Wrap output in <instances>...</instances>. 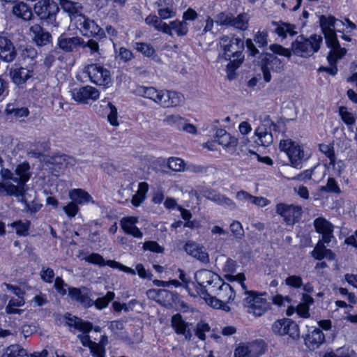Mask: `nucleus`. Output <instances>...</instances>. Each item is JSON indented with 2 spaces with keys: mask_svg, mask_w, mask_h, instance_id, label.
<instances>
[{
  "mask_svg": "<svg viewBox=\"0 0 357 357\" xmlns=\"http://www.w3.org/2000/svg\"><path fill=\"white\" fill-rule=\"evenodd\" d=\"M70 92L72 98L75 102L82 104H87L90 100L96 101L100 96L99 91L89 85L74 88Z\"/></svg>",
  "mask_w": 357,
  "mask_h": 357,
  "instance_id": "nucleus-17",
  "label": "nucleus"
},
{
  "mask_svg": "<svg viewBox=\"0 0 357 357\" xmlns=\"http://www.w3.org/2000/svg\"><path fill=\"white\" fill-rule=\"evenodd\" d=\"M322 40L323 38L320 35L312 34L308 38L303 35H300L292 42L291 50L296 56L310 57L319 51Z\"/></svg>",
  "mask_w": 357,
  "mask_h": 357,
  "instance_id": "nucleus-5",
  "label": "nucleus"
},
{
  "mask_svg": "<svg viewBox=\"0 0 357 357\" xmlns=\"http://www.w3.org/2000/svg\"><path fill=\"white\" fill-rule=\"evenodd\" d=\"M70 199L77 204L93 202L92 197L82 189H73L69 192Z\"/></svg>",
  "mask_w": 357,
  "mask_h": 357,
  "instance_id": "nucleus-35",
  "label": "nucleus"
},
{
  "mask_svg": "<svg viewBox=\"0 0 357 357\" xmlns=\"http://www.w3.org/2000/svg\"><path fill=\"white\" fill-rule=\"evenodd\" d=\"M12 13L15 16L25 21L31 20L33 17L31 8L24 2L15 3L13 6Z\"/></svg>",
  "mask_w": 357,
  "mask_h": 357,
  "instance_id": "nucleus-33",
  "label": "nucleus"
},
{
  "mask_svg": "<svg viewBox=\"0 0 357 357\" xmlns=\"http://www.w3.org/2000/svg\"><path fill=\"white\" fill-rule=\"evenodd\" d=\"M17 56V50L6 32L0 33V59L6 63L13 62Z\"/></svg>",
  "mask_w": 357,
  "mask_h": 357,
  "instance_id": "nucleus-18",
  "label": "nucleus"
},
{
  "mask_svg": "<svg viewBox=\"0 0 357 357\" xmlns=\"http://www.w3.org/2000/svg\"><path fill=\"white\" fill-rule=\"evenodd\" d=\"M148 191L149 184L146 182H140L137 192L132 197V204L135 207L139 206L146 199Z\"/></svg>",
  "mask_w": 357,
  "mask_h": 357,
  "instance_id": "nucleus-37",
  "label": "nucleus"
},
{
  "mask_svg": "<svg viewBox=\"0 0 357 357\" xmlns=\"http://www.w3.org/2000/svg\"><path fill=\"white\" fill-rule=\"evenodd\" d=\"M2 357H29L26 349L20 344H12L8 347Z\"/></svg>",
  "mask_w": 357,
  "mask_h": 357,
  "instance_id": "nucleus-41",
  "label": "nucleus"
},
{
  "mask_svg": "<svg viewBox=\"0 0 357 357\" xmlns=\"http://www.w3.org/2000/svg\"><path fill=\"white\" fill-rule=\"evenodd\" d=\"M325 342V335L321 329L310 327L304 337V343L310 350L318 349Z\"/></svg>",
  "mask_w": 357,
  "mask_h": 357,
  "instance_id": "nucleus-23",
  "label": "nucleus"
},
{
  "mask_svg": "<svg viewBox=\"0 0 357 357\" xmlns=\"http://www.w3.org/2000/svg\"><path fill=\"white\" fill-rule=\"evenodd\" d=\"M169 26L171 33L172 30L175 31L178 36H184L188 33V23L185 21H179L178 20L172 21Z\"/></svg>",
  "mask_w": 357,
  "mask_h": 357,
  "instance_id": "nucleus-44",
  "label": "nucleus"
},
{
  "mask_svg": "<svg viewBox=\"0 0 357 357\" xmlns=\"http://www.w3.org/2000/svg\"><path fill=\"white\" fill-rule=\"evenodd\" d=\"M185 119L178 114L169 115L164 119V122L170 126L174 127L178 130H181Z\"/></svg>",
  "mask_w": 357,
  "mask_h": 357,
  "instance_id": "nucleus-49",
  "label": "nucleus"
},
{
  "mask_svg": "<svg viewBox=\"0 0 357 357\" xmlns=\"http://www.w3.org/2000/svg\"><path fill=\"white\" fill-rule=\"evenodd\" d=\"M59 5L63 12L68 13L70 16L79 15L82 8V5L78 2H74L70 0H60Z\"/></svg>",
  "mask_w": 357,
  "mask_h": 357,
  "instance_id": "nucleus-39",
  "label": "nucleus"
},
{
  "mask_svg": "<svg viewBox=\"0 0 357 357\" xmlns=\"http://www.w3.org/2000/svg\"><path fill=\"white\" fill-rule=\"evenodd\" d=\"M84 72L89 75L91 82L96 85L109 88L112 84L110 71L99 63L86 66Z\"/></svg>",
  "mask_w": 357,
  "mask_h": 357,
  "instance_id": "nucleus-10",
  "label": "nucleus"
},
{
  "mask_svg": "<svg viewBox=\"0 0 357 357\" xmlns=\"http://www.w3.org/2000/svg\"><path fill=\"white\" fill-rule=\"evenodd\" d=\"M259 59V63L263 73V78L266 82H269L271 80V70L280 73L284 68L283 61L278 58L273 54H261Z\"/></svg>",
  "mask_w": 357,
  "mask_h": 357,
  "instance_id": "nucleus-12",
  "label": "nucleus"
},
{
  "mask_svg": "<svg viewBox=\"0 0 357 357\" xmlns=\"http://www.w3.org/2000/svg\"><path fill=\"white\" fill-rule=\"evenodd\" d=\"M210 331V326L207 323L199 322L196 326L195 335L202 340L206 339V332Z\"/></svg>",
  "mask_w": 357,
  "mask_h": 357,
  "instance_id": "nucleus-62",
  "label": "nucleus"
},
{
  "mask_svg": "<svg viewBox=\"0 0 357 357\" xmlns=\"http://www.w3.org/2000/svg\"><path fill=\"white\" fill-rule=\"evenodd\" d=\"M177 299L176 293L169 291L167 289H161L159 303L168 307H172V304Z\"/></svg>",
  "mask_w": 357,
  "mask_h": 357,
  "instance_id": "nucleus-43",
  "label": "nucleus"
},
{
  "mask_svg": "<svg viewBox=\"0 0 357 357\" xmlns=\"http://www.w3.org/2000/svg\"><path fill=\"white\" fill-rule=\"evenodd\" d=\"M215 22L219 26H232L234 29L245 31L248 28L250 17L248 13H242L236 17L233 14L220 12L215 15Z\"/></svg>",
  "mask_w": 357,
  "mask_h": 357,
  "instance_id": "nucleus-9",
  "label": "nucleus"
},
{
  "mask_svg": "<svg viewBox=\"0 0 357 357\" xmlns=\"http://www.w3.org/2000/svg\"><path fill=\"white\" fill-rule=\"evenodd\" d=\"M229 229L236 240H241L244 236V230L240 222L237 220L233 221L229 226Z\"/></svg>",
  "mask_w": 357,
  "mask_h": 357,
  "instance_id": "nucleus-55",
  "label": "nucleus"
},
{
  "mask_svg": "<svg viewBox=\"0 0 357 357\" xmlns=\"http://www.w3.org/2000/svg\"><path fill=\"white\" fill-rule=\"evenodd\" d=\"M137 222V218L135 217L123 218L121 220V225L125 233H127L135 226Z\"/></svg>",
  "mask_w": 357,
  "mask_h": 357,
  "instance_id": "nucleus-63",
  "label": "nucleus"
},
{
  "mask_svg": "<svg viewBox=\"0 0 357 357\" xmlns=\"http://www.w3.org/2000/svg\"><path fill=\"white\" fill-rule=\"evenodd\" d=\"M284 283L289 287L299 289L303 286V280L301 276L294 275L288 276L285 279Z\"/></svg>",
  "mask_w": 357,
  "mask_h": 357,
  "instance_id": "nucleus-59",
  "label": "nucleus"
},
{
  "mask_svg": "<svg viewBox=\"0 0 357 357\" xmlns=\"http://www.w3.org/2000/svg\"><path fill=\"white\" fill-rule=\"evenodd\" d=\"M204 197L218 205L229 207L230 209H235L236 207L235 203L231 199L213 190H206Z\"/></svg>",
  "mask_w": 357,
  "mask_h": 357,
  "instance_id": "nucleus-31",
  "label": "nucleus"
},
{
  "mask_svg": "<svg viewBox=\"0 0 357 357\" xmlns=\"http://www.w3.org/2000/svg\"><path fill=\"white\" fill-rule=\"evenodd\" d=\"M64 319L66 324L70 327H74L83 333H88L92 329V324L89 321H85L82 319L73 316L71 314L67 312L64 314Z\"/></svg>",
  "mask_w": 357,
  "mask_h": 357,
  "instance_id": "nucleus-30",
  "label": "nucleus"
},
{
  "mask_svg": "<svg viewBox=\"0 0 357 357\" xmlns=\"http://www.w3.org/2000/svg\"><path fill=\"white\" fill-rule=\"evenodd\" d=\"M8 226L15 229V232L17 236H26L29 235L31 222L29 220H26L25 222L17 220L10 223Z\"/></svg>",
  "mask_w": 357,
  "mask_h": 357,
  "instance_id": "nucleus-42",
  "label": "nucleus"
},
{
  "mask_svg": "<svg viewBox=\"0 0 357 357\" xmlns=\"http://www.w3.org/2000/svg\"><path fill=\"white\" fill-rule=\"evenodd\" d=\"M272 332L278 336L288 335L290 339L296 341L300 338L299 326L296 321L289 318L276 320L271 326Z\"/></svg>",
  "mask_w": 357,
  "mask_h": 357,
  "instance_id": "nucleus-11",
  "label": "nucleus"
},
{
  "mask_svg": "<svg viewBox=\"0 0 357 357\" xmlns=\"http://www.w3.org/2000/svg\"><path fill=\"white\" fill-rule=\"evenodd\" d=\"M134 48L144 56L150 57L155 53L153 47L149 43L137 42L134 44Z\"/></svg>",
  "mask_w": 357,
  "mask_h": 357,
  "instance_id": "nucleus-50",
  "label": "nucleus"
},
{
  "mask_svg": "<svg viewBox=\"0 0 357 357\" xmlns=\"http://www.w3.org/2000/svg\"><path fill=\"white\" fill-rule=\"evenodd\" d=\"M80 47L82 48H89L91 55H101L99 44L93 39H89L88 41L83 40V44H80Z\"/></svg>",
  "mask_w": 357,
  "mask_h": 357,
  "instance_id": "nucleus-54",
  "label": "nucleus"
},
{
  "mask_svg": "<svg viewBox=\"0 0 357 357\" xmlns=\"http://www.w3.org/2000/svg\"><path fill=\"white\" fill-rule=\"evenodd\" d=\"M135 93L145 98L152 100L162 107H177L184 103L185 98L181 93L174 91H158L154 87L139 86Z\"/></svg>",
  "mask_w": 357,
  "mask_h": 357,
  "instance_id": "nucleus-3",
  "label": "nucleus"
},
{
  "mask_svg": "<svg viewBox=\"0 0 357 357\" xmlns=\"http://www.w3.org/2000/svg\"><path fill=\"white\" fill-rule=\"evenodd\" d=\"M59 4L54 0H40L33 6V12L38 18L47 24L57 26L56 15L59 11Z\"/></svg>",
  "mask_w": 357,
  "mask_h": 357,
  "instance_id": "nucleus-7",
  "label": "nucleus"
},
{
  "mask_svg": "<svg viewBox=\"0 0 357 357\" xmlns=\"http://www.w3.org/2000/svg\"><path fill=\"white\" fill-rule=\"evenodd\" d=\"M210 292L220 297L224 302L228 303L235 298L234 289L230 284L225 282L220 278V282L215 284V287H210Z\"/></svg>",
  "mask_w": 357,
  "mask_h": 357,
  "instance_id": "nucleus-26",
  "label": "nucleus"
},
{
  "mask_svg": "<svg viewBox=\"0 0 357 357\" xmlns=\"http://www.w3.org/2000/svg\"><path fill=\"white\" fill-rule=\"evenodd\" d=\"M9 75L11 81L15 84L20 86L33 77V68L32 66L27 68L15 66L10 69Z\"/></svg>",
  "mask_w": 357,
  "mask_h": 357,
  "instance_id": "nucleus-22",
  "label": "nucleus"
},
{
  "mask_svg": "<svg viewBox=\"0 0 357 357\" xmlns=\"http://www.w3.org/2000/svg\"><path fill=\"white\" fill-rule=\"evenodd\" d=\"M114 297L115 294L113 291H108L105 296L93 301V305L98 310H102L108 306Z\"/></svg>",
  "mask_w": 357,
  "mask_h": 357,
  "instance_id": "nucleus-48",
  "label": "nucleus"
},
{
  "mask_svg": "<svg viewBox=\"0 0 357 357\" xmlns=\"http://www.w3.org/2000/svg\"><path fill=\"white\" fill-rule=\"evenodd\" d=\"M195 278L198 284L196 287L197 291L200 296L204 291H210V287H215V284L220 282V276L207 269L197 271Z\"/></svg>",
  "mask_w": 357,
  "mask_h": 357,
  "instance_id": "nucleus-14",
  "label": "nucleus"
},
{
  "mask_svg": "<svg viewBox=\"0 0 357 357\" xmlns=\"http://www.w3.org/2000/svg\"><path fill=\"white\" fill-rule=\"evenodd\" d=\"M218 61L222 59L229 61L227 65V77L229 79L234 78V72L240 67L244 61L243 41L234 34L223 35L219 39Z\"/></svg>",
  "mask_w": 357,
  "mask_h": 357,
  "instance_id": "nucleus-2",
  "label": "nucleus"
},
{
  "mask_svg": "<svg viewBox=\"0 0 357 357\" xmlns=\"http://www.w3.org/2000/svg\"><path fill=\"white\" fill-rule=\"evenodd\" d=\"M21 197L20 202L24 204V208L23 211L29 213H36L39 211L42 207V204L36 202V201H33L31 203L28 202L24 198V195Z\"/></svg>",
  "mask_w": 357,
  "mask_h": 357,
  "instance_id": "nucleus-53",
  "label": "nucleus"
},
{
  "mask_svg": "<svg viewBox=\"0 0 357 357\" xmlns=\"http://www.w3.org/2000/svg\"><path fill=\"white\" fill-rule=\"evenodd\" d=\"M158 16L162 20H167L174 17L176 15V11L173 7V3L172 2L169 5L162 9L158 10Z\"/></svg>",
  "mask_w": 357,
  "mask_h": 357,
  "instance_id": "nucleus-57",
  "label": "nucleus"
},
{
  "mask_svg": "<svg viewBox=\"0 0 357 357\" xmlns=\"http://www.w3.org/2000/svg\"><path fill=\"white\" fill-rule=\"evenodd\" d=\"M40 275L44 282L52 283L54 278V272L52 268L43 266L40 271Z\"/></svg>",
  "mask_w": 357,
  "mask_h": 357,
  "instance_id": "nucleus-64",
  "label": "nucleus"
},
{
  "mask_svg": "<svg viewBox=\"0 0 357 357\" xmlns=\"http://www.w3.org/2000/svg\"><path fill=\"white\" fill-rule=\"evenodd\" d=\"M216 141L228 151H234L238 144V139L224 129H218L215 133Z\"/></svg>",
  "mask_w": 357,
  "mask_h": 357,
  "instance_id": "nucleus-28",
  "label": "nucleus"
},
{
  "mask_svg": "<svg viewBox=\"0 0 357 357\" xmlns=\"http://www.w3.org/2000/svg\"><path fill=\"white\" fill-rule=\"evenodd\" d=\"M200 296L204 298L208 305L214 308L222 309L224 310H229V307L227 305L225 302H224L220 297L210 291H204Z\"/></svg>",
  "mask_w": 357,
  "mask_h": 357,
  "instance_id": "nucleus-36",
  "label": "nucleus"
},
{
  "mask_svg": "<svg viewBox=\"0 0 357 357\" xmlns=\"http://www.w3.org/2000/svg\"><path fill=\"white\" fill-rule=\"evenodd\" d=\"M84 259L86 262L98 265L99 266H108V262L111 261H105L104 258L98 253H92L89 256L85 257Z\"/></svg>",
  "mask_w": 357,
  "mask_h": 357,
  "instance_id": "nucleus-52",
  "label": "nucleus"
},
{
  "mask_svg": "<svg viewBox=\"0 0 357 357\" xmlns=\"http://www.w3.org/2000/svg\"><path fill=\"white\" fill-rule=\"evenodd\" d=\"M75 25L84 36L96 37L98 39L105 38V31L93 20L84 15L75 16Z\"/></svg>",
  "mask_w": 357,
  "mask_h": 357,
  "instance_id": "nucleus-13",
  "label": "nucleus"
},
{
  "mask_svg": "<svg viewBox=\"0 0 357 357\" xmlns=\"http://www.w3.org/2000/svg\"><path fill=\"white\" fill-rule=\"evenodd\" d=\"M339 113L343 122L347 126L354 125L356 121V118L354 114L349 112L347 107H340L339 109Z\"/></svg>",
  "mask_w": 357,
  "mask_h": 357,
  "instance_id": "nucleus-56",
  "label": "nucleus"
},
{
  "mask_svg": "<svg viewBox=\"0 0 357 357\" xmlns=\"http://www.w3.org/2000/svg\"><path fill=\"white\" fill-rule=\"evenodd\" d=\"M254 41L259 47H264L268 45V32L266 31H257L254 37Z\"/></svg>",
  "mask_w": 357,
  "mask_h": 357,
  "instance_id": "nucleus-61",
  "label": "nucleus"
},
{
  "mask_svg": "<svg viewBox=\"0 0 357 357\" xmlns=\"http://www.w3.org/2000/svg\"><path fill=\"white\" fill-rule=\"evenodd\" d=\"M19 56L24 61H33L38 55L36 48L31 45H21L18 47Z\"/></svg>",
  "mask_w": 357,
  "mask_h": 357,
  "instance_id": "nucleus-40",
  "label": "nucleus"
},
{
  "mask_svg": "<svg viewBox=\"0 0 357 357\" xmlns=\"http://www.w3.org/2000/svg\"><path fill=\"white\" fill-rule=\"evenodd\" d=\"M54 288L56 291L61 296L66 295L67 293L68 294V287H70L64 282L63 280L61 277H56L54 280Z\"/></svg>",
  "mask_w": 357,
  "mask_h": 357,
  "instance_id": "nucleus-60",
  "label": "nucleus"
},
{
  "mask_svg": "<svg viewBox=\"0 0 357 357\" xmlns=\"http://www.w3.org/2000/svg\"><path fill=\"white\" fill-rule=\"evenodd\" d=\"M321 191L334 194H340L341 192V190L337 181L332 177L328 178L325 186H321Z\"/></svg>",
  "mask_w": 357,
  "mask_h": 357,
  "instance_id": "nucleus-51",
  "label": "nucleus"
},
{
  "mask_svg": "<svg viewBox=\"0 0 357 357\" xmlns=\"http://www.w3.org/2000/svg\"><path fill=\"white\" fill-rule=\"evenodd\" d=\"M272 24L275 26V33L282 38H285L288 35L293 36L298 33L296 26L294 24L282 21L272 22Z\"/></svg>",
  "mask_w": 357,
  "mask_h": 357,
  "instance_id": "nucleus-32",
  "label": "nucleus"
},
{
  "mask_svg": "<svg viewBox=\"0 0 357 357\" xmlns=\"http://www.w3.org/2000/svg\"><path fill=\"white\" fill-rule=\"evenodd\" d=\"M335 22L336 19L333 16L321 15L319 17L320 26L327 45H338V40L335 31Z\"/></svg>",
  "mask_w": 357,
  "mask_h": 357,
  "instance_id": "nucleus-19",
  "label": "nucleus"
},
{
  "mask_svg": "<svg viewBox=\"0 0 357 357\" xmlns=\"http://www.w3.org/2000/svg\"><path fill=\"white\" fill-rule=\"evenodd\" d=\"M5 111L12 120L26 117L29 114V111L26 107H17L13 103L8 104Z\"/></svg>",
  "mask_w": 357,
  "mask_h": 357,
  "instance_id": "nucleus-38",
  "label": "nucleus"
},
{
  "mask_svg": "<svg viewBox=\"0 0 357 357\" xmlns=\"http://www.w3.org/2000/svg\"><path fill=\"white\" fill-rule=\"evenodd\" d=\"M46 163L51 165L49 169L52 174L59 176L65 169L75 165L77 161L74 157L68 155L54 154L50 157Z\"/></svg>",
  "mask_w": 357,
  "mask_h": 357,
  "instance_id": "nucleus-16",
  "label": "nucleus"
},
{
  "mask_svg": "<svg viewBox=\"0 0 357 357\" xmlns=\"http://www.w3.org/2000/svg\"><path fill=\"white\" fill-rule=\"evenodd\" d=\"M276 213L283 218L287 225L298 222L303 214L302 207L299 205L279 203L275 206Z\"/></svg>",
  "mask_w": 357,
  "mask_h": 357,
  "instance_id": "nucleus-15",
  "label": "nucleus"
},
{
  "mask_svg": "<svg viewBox=\"0 0 357 357\" xmlns=\"http://www.w3.org/2000/svg\"><path fill=\"white\" fill-rule=\"evenodd\" d=\"M314 227L317 233L321 235V238L327 245L335 238L333 225L326 218L319 217L314 220Z\"/></svg>",
  "mask_w": 357,
  "mask_h": 357,
  "instance_id": "nucleus-21",
  "label": "nucleus"
},
{
  "mask_svg": "<svg viewBox=\"0 0 357 357\" xmlns=\"http://www.w3.org/2000/svg\"><path fill=\"white\" fill-rule=\"evenodd\" d=\"M280 149L288 156L290 166L301 169L304 162L307 161L310 155L305 151L303 146L290 139L280 140Z\"/></svg>",
  "mask_w": 357,
  "mask_h": 357,
  "instance_id": "nucleus-6",
  "label": "nucleus"
},
{
  "mask_svg": "<svg viewBox=\"0 0 357 357\" xmlns=\"http://www.w3.org/2000/svg\"><path fill=\"white\" fill-rule=\"evenodd\" d=\"M83 44V38L79 36H70L68 33H62L57 39V45L64 52H73L77 47Z\"/></svg>",
  "mask_w": 357,
  "mask_h": 357,
  "instance_id": "nucleus-25",
  "label": "nucleus"
},
{
  "mask_svg": "<svg viewBox=\"0 0 357 357\" xmlns=\"http://www.w3.org/2000/svg\"><path fill=\"white\" fill-rule=\"evenodd\" d=\"M184 249L188 255L202 263L206 264L209 261L208 253L204 250V248L199 246V244L192 241H188L184 246Z\"/></svg>",
  "mask_w": 357,
  "mask_h": 357,
  "instance_id": "nucleus-29",
  "label": "nucleus"
},
{
  "mask_svg": "<svg viewBox=\"0 0 357 357\" xmlns=\"http://www.w3.org/2000/svg\"><path fill=\"white\" fill-rule=\"evenodd\" d=\"M242 289L245 291V298L243 300V304L247 308V312L253 314L255 317L263 315L268 310L270 309V303L267 301L264 296L267 295L266 292L258 293L255 291L247 290V287L244 283L245 277L244 274L240 273L236 275Z\"/></svg>",
  "mask_w": 357,
  "mask_h": 357,
  "instance_id": "nucleus-4",
  "label": "nucleus"
},
{
  "mask_svg": "<svg viewBox=\"0 0 357 357\" xmlns=\"http://www.w3.org/2000/svg\"><path fill=\"white\" fill-rule=\"evenodd\" d=\"M249 352L252 357H258L262 355L265 351L264 342L261 340H257L248 343Z\"/></svg>",
  "mask_w": 357,
  "mask_h": 357,
  "instance_id": "nucleus-46",
  "label": "nucleus"
},
{
  "mask_svg": "<svg viewBox=\"0 0 357 357\" xmlns=\"http://www.w3.org/2000/svg\"><path fill=\"white\" fill-rule=\"evenodd\" d=\"M145 22L148 25H151L156 31H162L169 36H172L170 33V29L168 24L163 22L159 16L155 15H149L145 19Z\"/></svg>",
  "mask_w": 357,
  "mask_h": 357,
  "instance_id": "nucleus-34",
  "label": "nucleus"
},
{
  "mask_svg": "<svg viewBox=\"0 0 357 357\" xmlns=\"http://www.w3.org/2000/svg\"><path fill=\"white\" fill-rule=\"evenodd\" d=\"M319 151L323 153L327 158H328L330 162L329 165L335 168L336 158L334 152L333 145L330 144H319Z\"/></svg>",
  "mask_w": 357,
  "mask_h": 357,
  "instance_id": "nucleus-45",
  "label": "nucleus"
},
{
  "mask_svg": "<svg viewBox=\"0 0 357 357\" xmlns=\"http://www.w3.org/2000/svg\"><path fill=\"white\" fill-rule=\"evenodd\" d=\"M328 47H331L333 50V53H330L328 56V60L330 63H332V62L335 63L337 59L342 58L347 53L346 49L342 48L339 43L337 45H328Z\"/></svg>",
  "mask_w": 357,
  "mask_h": 357,
  "instance_id": "nucleus-47",
  "label": "nucleus"
},
{
  "mask_svg": "<svg viewBox=\"0 0 357 357\" xmlns=\"http://www.w3.org/2000/svg\"><path fill=\"white\" fill-rule=\"evenodd\" d=\"M0 175L4 181L3 183H0L4 195L20 197L24 195V186L31 177L32 172L29 163L24 161L16 165L13 172L2 168Z\"/></svg>",
  "mask_w": 357,
  "mask_h": 357,
  "instance_id": "nucleus-1",
  "label": "nucleus"
},
{
  "mask_svg": "<svg viewBox=\"0 0 357 357\" xmlns=\"http://www.w3.org/2000/svg\"><path fill=\"white\" fill-rule=\"evenodd\" d=\"M30 36L38 47H43L52 43V35L40 24H35L29 28Z\"/></svg>",
  "mask_w": 357,
  "mask_h": 357,
  "instance_id": "nucleus-24",
  "label": "nucleus"
},
{
  "mask_svg": "<svg viewBox=\"0 0 357 357\" xmlns=\"http://www.w3.org/2000/svg\"><path fill=\"white\" fill-rule=\"evenodd\" d=\"M68 295L73 301L78 303L84 308H89L93 305V301L91 298V291L86 287H68Z\"/></svg>",
  "mask_w": 357,
  "mask_h": 357,
  "instance_id": "nucleus-20",
  "label": "nucleus"
},
{
  "mask_svg": "<svg viewBox=\"0 0 357 357\" xmlns=\"http://www.w3.org/2000/svg\"><path fill=\"white\" fill-rule=\"evenodd\" d=\"M171 325L176 334L183 335L187 340H191L190 324L183 319L181 314L177 313L172 317Z\"/></svg>",
  "mask_w": 357,
  "mask_h": 357,
  "instance_id": "nucleus-27",
  "label": "nucleus"
},
{
  "mask_svg": "<svg viewBox=\"0 0 357 357\" xmlns=\"http://www.w3.org/2000/svg\"><path fill=\"white\" fill-rule=\"evenodd\" d=\"M184 161L179 158H170L168 160V167L174 172H181L184 169Z\"/></svg>",
  "mask_w": 357,
  "mask_h": 357,
  "instance_id": "nucleus-58",
  "label": "nucleus"
},
{
  "mask_svg": "<svg viewBox=\"0 0 357 357\" xmlns=\"http://www.w3.org/2000/svg\"><path fill=\"white\" fill-rule=\"evenodd\" d=\"M281 126L282 123H275L268 116L266 117L255 132L260 144L264 146H270L273 142V132L275 134L284 131Z\"/></svg>",
  "mask_w": 357,
  "mask_h": 357,
  "instance_id": "nucleus-8",
  "label": "nucleus"
}]
</instances>
